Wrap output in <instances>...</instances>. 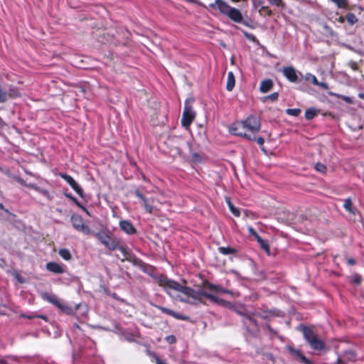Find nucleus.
I'll return each instance as SVG.
<instances>
[{"label":"nucleus","mask_w":364,"mask_h":364,"mask_svg":"<svg viewBox=\"0 0 364 364\" xmlns=\"http://www.w3.org/2000/svg\"><path fill=\"white\" fill-rule=\"evenodd\" d=\"M157 282L174 300L183 302H191V299H196V292L194 290L185 285L186 283L185 281H183L184 284H181L166 277L161 276L157 279Z\"/></svg>","instance_id":"obj_1"},{"label":"nucleus","mask_w":364,"mask_h":364,"mask_svg":"<svg viewBox=\"0 0 364 364\" xmlns=\"http://www.w3.org/2000/svg\"><path fill=\"white\" fill-rule=\"evenodd\" d=\"M260 129V122L257 117L249 116L245 121L233 124L230 132L235 135L243 136L247 139H255V134Z\"/></svg>","instance_id":"obj_2"},{"label":"nucleus","mask_w":364,"mask_h":364,"mask_svg":"<svg viewBox=\"0 0 364 364\" xmlns=\"http://www.w3.org/2000/svg\"><path fill=\"white\" fill-rule=\"evenodd\" d=\"M209 6L212 9L217 8L222 14L228 16L235 23H242L247 27L252 28L247 21L243 19L240 10L230 6L223 0H215L214 3L210 4Z\"/></svg>","instance_id":"obj_3"},{"label":"nucleus","mask_w":364,"mask_h":364,"mask_svg":"<svg viewBox=\"0 0 364 364\" xmlns=\"http://www.w3.org/2000/svg\"><path fill=\"white\" fill-rule=\"evenodd\" d=\"M95 236L109 250H119L122 254V260L128 259L131 257V255L127 248L120 245L119 241L115 238L112 237L107 232H100L97 233Z\"/></svg>","instance_id":"obj_4"},{"label":"nucleus","mask_w":364,"mask_h":364,"mask_svg":"<svg viewBox=\"0 0 364 364\" xmlns=\"http://www.w3.org/2000/svg\"><path fill=\"white\" fill-rule=\"evenodd\" d=\"M219 293H227L230 294H233L231 291L223 289L219 286H215L210 283H206L204 284L203 288L201 290V294L205 297L209 299L211 301L221 304L224 306L229 307L230 304L218 298L217 296Z\"/></svg>","instance_id":"obj_5"},{"label":"nucleus","mask_w":364,"mask_h":364,"mask_svg":"<svg viewBox=\"0 0 364 364\" xmlns=\"http://www.w3.org/2000/svg\"><path fill=\"white\" fill-rule=\"evenodd\" d=\"M302 332L305 340L311 348L316 350H321L324 348L323 342L311 328L303 327Z\"/></svg>","instance_id":"obj_6"},{"label":"nucleus","mask_w":364,"mask_h":364,"mask_svg":"<svg viewBox=\"0 0 364 364\" xmlns=\"http://www.w3.org/2000/svg\"><path fill=\"white\" fill-rule=\"evenodd\" d=\"M193 100L188 99L185 103V107L182 115L181 124L186 129H188L194 119L196 118V112L193 110L191 105Z\"/></svg>","instance_id":"obj_7"},{"label":"nucleus","mask_w":364,"mask_h":364,"mask_svg":"<svg viewBox=\"0 0 364 364\" xmlns=\"http://www.w3.org/2000/svg\"><path fill=\"white\" fill-rule=\"evenodd\" d=\"M282 72L284 77L291 82L299 83L303 80V74L293 66L284 67Z\"/></svg>","instance_id":"obj_8"},{"label":"nucleus","mask_w":364,"mask_h":364,"mask_svg":"<svg viewBox=\"0 0 364 364\" xmlns=\"http://www.w3.org/2000/svg\"><path fill=\"white\" fill-rule=\"evenodd\" d=\"M43 298L47 300L48 302L53 304L55 306H57L59 309H60L63 312L66 314H71L73 312V309L71 307L68 306L65 304L61 302L54 295H48L43 294Z\"/></svg>","instance_id":"obj_9"},{"label":"nucleus","mask_w":364,"mask_h":364,"mask_svg":"<svg viewBox=\"0 0 364 364\" xmlns=\"http://www.w3.org/2000/svg\"><path fill=\"white\" fill-rule=\"evenodd\" d=\"M71 222L73 228L79 232L88 235L90 232V228L85 225L83 219L78 215H73Z\"/></svg>","instance_id":"obj_10"},{"label":"nucleus","mask_w":364,"mask_h":364,"mask_svg":"<svg viewBox=\"0 0 364 364\" xmlns=\"http://www.w3.org/2000/svg\"><path fill=\"white\" fill-rule=\"evenodd\" d=\"M303 79L308 85H314L319 88L327 90L328 89V84L324 81H319L317 77L309 73H307L305 75H303Z\"/></svg>","instance_id":"obj_11"},{"label":"nucleus","mask_w":364,"mask_h":364,"mask_svg":"<svg viewBox=\"0 0 364 364\" xmlns=\"http://www.w3.org/2000/svg\"><path fill=\"white\" fill-rule=\"evenodd\" d=\"M60 177L63 178L71 187L81 197H83V192L80 186L69 175L65 173H60Z\"/></svg>","instance_id":"obj_12"},{"label":"nucleus","mask_w":364,"mask_h":364,"mask_svg":"<svg viewBox=\"0 0 364 364\" xmlns=\"http://www.w3.org/2000/svg\"><path fill=\"white\" fill-rule=\"evenodd\" d=\"M135 195L141 200L143 206L146 211L151 213L153 211V203L154 198H146L140 191L138 190L135 191Z\"/></svg>","instance_id":"obj_13"},{"label":"nucleus","mask_w":364,"mask_h":364,"mask_svg":"<svg viewBox=\"0 0 364 364\" xmlns=\"http://www.w3.org/2000/svg\"><path fill=\"white\" fill-rule=\"evenodd\" d=\"M119 227L124 232L128 235H133L136 232V228L128 220L119 221Z\"/></svg>","instance_id":"obj_14"},{"label":"nucleus","mask_w":364,"mask_h":364,"mask_svg":"<svg viewBox=\"0 0 364 364\" xmlns=\"http://www.w3.org/2000/svg\"><path fill=\"white\" fill-rule=\"evenodd\" d=\"M156 307L157 309H159V310H161L163 313L167 314L177 319H181V320H188V316H182L171 309H166V308H164L162 306H156Z\"/></svg>","instance_id":"obj_15"},{"label":"nucleus","mask_w":364,"mask_h":364,"mask_svg":"<svg viewBox=\"0 0 364 364\" xmlns=\"http://www.w3.org/2000/svg\"><path fill=\"white\" fill-rule=\"evenodd\" d=\"M46 269L55 274H62L64 272L63 267L56 262H48L46 264Z\"/></svg>","instance_id":"obj_16"},{"label":"nucleus","mask_w":364,"mask_h":364,"mask_svg":"<svg viewBox=\"0 0 364 364\" xmlns=\"http://www.w3.org/2000/svg\"><path fill=\"white\" fill-rule=\"evenodd\" d=\"M273 87V81L271 79H266L261 82L259 91H269Z\"/></svg>","instance_id":"obj_17"},{"label":"nucleus","mask_w":364,"mask_h":364,"mask_svg":"<svg viewBox=\"0 0 364 364\" xmlns=\"http://www.w3.org/2000/svg\"><path fill=\"white\" fill-rule=\"evenodd\" d=\"M235 84V75L232 73V72H229L228 74V80H227V84H226V89L228 91H231Z\"/></svg>","instance_id":"obj_18"},{"label":"nucleus","mask_w":364,"mask_h":364,"mask_svg":"<svg viewBox=\"0 0 364 364\" xmlns=\"http://www.w3.org/2000/svg\"><path fill=\"white\" fill-rule=\"evenodd\" d=\"M257 242L260 245L261 247L266 252V253L270 255V249L267 242L263 240L260 237L257 239Z\"/></svg>","instance_id":"obj_19"},{"label":"nucleus","mask_w":364,"mask_h":364,"mask_svg":"<svg viewBox=\"0 0 364 364\" xmlns=\"http://www.w3.org/2000/svg\"><path fill=\"white\" fill-rule=\"evenodd\" d=\"M278 98V94L277 92H274L268 96H265L261 98V100L263 102H267L268 101L270 102H275Z\"/></svg>","instance_id":"obj_20"},{"label":"nucleus","mask_w":364,"mask_h":364,"mask_svg":"<svg viewBox=\"0 0 364 364\" xmlns=\"http://www.w3.org/2000/svg\"><path fill=\"white\" fill-rule=\"evenodd\" d=\"M346 20L348 23L353 26L355 23H356L358 21V18L355 16V15L353 13H348L346 15Z\"/></svg>","instance_id":"obj_21"},{"label":"nucleus","mask_w":364,"mask_h":364,"mask_svg":"<svg viewBox=\"0 0 364 364\" xmlns=\"http://www.w3.org/2000/svg\"><path fill=\"white\" fill-rule=\"evenodd\" d=\"M59 255L65 260H70L72 257L70 251L67 249H60Z\"/></svg>","instance_id":"obj_22"},{"label":"nucleus","mask_w":364,"mask_h":364,"mask_svg":"<svg viewBox=\"0 0 364 364\" xmlns=\"http://www.w3.org/2000/svg\"><path fill=\"white\" fill-rule=\"evenodd\" d=\"M242 33H243L244 36L250 41L259 44L258 39L253 34H252L246 31H242Z\"/></svg>","instance_id":"obj_23"},{"label":"nucleus","mask_w":364,"mask_h":364,"mask_svg":"<svg viewBox=\"0 0 364 364\" xmlns=\"http://www.w3.org/2000/svg\"><path fill=\"white\" fill-rule=\"evenodd\" d=\"M336 5L339 9H346L348 5V0H329Z\"/></svg>","instance_id":"obj_24"},{"label":"nucleus","mask_w":364,"mask_h":364,"mask_svg":"<svg viewBox=\"0 0 364 364\" xmlns=\"http://www.w3.org/2000/svg\"><path fill=\"white\" fill-rule=\"evenodd\" d=\"M332 96L336 97L339 99L343 100L345 102L350 104L353 102L352 98L350 97H346L340 94H337L336 92H330Z\"/></svg>","instance_id":"obj_25"},{"label":"nucleus","mask_w":364,"mask_h":364,"mask_svg":"<svg viewBox=\"0 0 364 364\" xmlns=\"http://www.w3.org/2000/svg\"><path fill=\"white\" fill-rule=\"evenodd\" d=\"M344 208L349 211L350 213L354 214V211L353 210V203L350 198H347L345 200L344 204H343Z\"/></svg>","instance_id":"obj_26"},{"label":"nucleus","mask_w":364,"mask_h":364,"mask_svg":"<svg viewBox=\"0 0 364 364\" xmlns=\"http://www.w3.org/2000/svg\"><path fill=\"white\" fill-rule=\"evenodd\" d=\"M218 250L219 252L223 255L232 254L235 252V250L230 247H220Z\"/></svg>","instance_id":"obj_27"},{"label":"nucleus","mask_w":364,"mask_h":364,"mask_svg":"<svg viewBox=\"0 0 364 364\" xmlns=\"http://www.w3.org/2000/svg\"><path fill=\"white\" fill-rule=\"evenodd\" d=\"M316 115V111L314 109H309L306 111L305 117L307 119H311Z\"/></svg>","instance_id":"obj_28"},{"label":"nucleus","mask_w":364,"mask_h":364,"mask_svg":"<svg viewBox=\"0 0 364 364\" xmlns=\"http://www.w3.org/2000/svg\"><path fill=\"white\" fill-rule=\"evenodd\" d=\"M181 147H173V154H181L182 151H181V148L183 146H188V143H187L186 141H184L183 140H181Z\"/></svg>","instance_id":"obj_29"},{"label":"nucleus","mask_w":364,"mask_h":364,"mask_svg":"<svg viewBox=\"0 0 364 364\" xmlns=\"http://www.w3.org/2000/svg\"><path fill=\"white\" fill-rule=\"evenodd\" d=\"M28 186L38 191L40 193H41L43 195H44L47 198H51V196L48 191L40 189L39 188L35 186L34 185H28Z\"/></svg>","instance_id":"obj_30"},{"label":"nucleus","mask_w":364,"mask_h":364,"mask_svg":"<svg viewBox=\"0 0 364 364\" xmlns=\"http://www.w3.org/2000/svg\"><path fill=\"white\" fill-rule=\"evenodd\" d=\"M315 168L316 171H319V172H321V173H325L326 171V167L325 165H323V164H321V163H318L315 165Z\"/></svg>","instance_id":"obj_31"},{"label":"nucleus","mask_w":364,"mask_h":364,"mask_svg":"<svg viewBox=\"0 0 364 364\" xmlns=\"http://www.w3.org/2000/svg\"><path fill=\"white\" fill-rule=\"evenodd\" d=\"M271 5L276 6L278 7L283 6L284 3L282 0H267Z\"/></svg>","instance_id":"obj_32"},{"label":"nucleus","mask_w":364,"mask_h":364,"mask_svg":"<svg viewBox=\"0 0 364 364\" xmlns=\"http://www.w3.org/2000/svg\"><path fill=\"white\" fill-rule=\"evenodd\" d=\"M66 196L71 200H73L79 208H80L82 210H85V208L83 205H82L75 198L68 194H67Z\"/></svg>","instance_id":"obj_33"},{"label":"nucleus","mask_w":364,"mask_h":364,"mask_svg":"<svg viewBox=\"0 0 364 364\" xmlns=\"http://www.w3.org/2000/svg\"><path fill=\"white\" fill-rule=\"evenodd\" d=\"M287 114L293 116H297L300 113V109H288L287 110Z\"/></svg>","instance_id":"obj_34"},{"label":"nucleus","mask_w":364,"mask_h":364,"mask_svg":"<svg viewBox=\"0 0 364 364\" xmlns=\"http://www.w3.org/2000/svg\"><path fill=\"white\" fill-rule=\"evenodd\" d=\"M230 210L231 211V213L236 217H239L240 216V211L237 208H236L234 205H230V207L229 208Z\"/></svg>","instance_id":"obj_35"},{"label":"nucleus","mask_w":364,"mask_h":364,"mask_svg":"<svg viewBox=\"0 0 364 364\" xmlns=\"http://www.w3.org/2000/svg\"><path fill=\"white\" fill-rule=\"evenodd\" d=\"M254 140H255L257 142V144H259L260 146H262L264 142V139L261 136H255V139Z\"/></svg>","instance_id":"obj_36"},{"label":"nucleus","mask_w":364,"mask_h":364,"mask_svg":"<svg viewBox=\"0 0 364 364\" xmlns=\"http://www.w3.org/2000/svg\"><path fill=\"white\" fill-rule=\"evenodd\" d=\"M166 340L169 343H174L176 342V338L173 336H167Z\"/></svg>","instance_id":"obj_37"},{"label":"nucleus","mask_w":364,"mask_h":364,"mask_svg":"<svg viewBox=\"0 0 364 364\" xmlns=\"http://www.w3.org/2000/svg\"><path fill=\"white\" fill-rule=\"evenodd\" d=\"M6 100V92H0V102H4Z\"/></svg>","instance_id":"obj_38"},{"label":"nucleus","mask_w":364,"mask_h":364,"mask_svg":"<svg viewBox=\"0 0 364 364\" xmlns=\"http://www.w3.org/2000/svg\"><path fill=\"white\" fill-rule=\"evenodd\" d=\"M248 230H249L250 233L251 235H252L253 236H255L256 237V239L259 237V236L257 235V233L255 231V230L252 228H249Z\"/></svg>","instance_id":"obj_39"},{"label":"nucleus","mask_w":364,"mask_h":364,"mask_svg":"<svg viewBox=\"0 0 364 364\" xmlns=\"http://www.w3.org/2000/svg\"><path fill=\"white\" fill-rule=\"evenodd\" d=\"M323 28H324V30H325L326 31H327V32H331V31H332L331 28L329 26H328L327 24H325V25L323 26Z\"/></svg>","instance_id":"obj_40"},{"label":"nucleus","mask_w":364,"mask_h":364,"mask_svg":"<svg viewBox=\"0 0 364 364\" xmlns=\"http://www.w3.org/2000/svg\"><path fill=\"white\" fill-rule=\"evenodd\" d=\"M156 364H166L165 362L160 360L158 357L156 358Z\"/></svg>","instance_id":"obj_41"},{"label":"nucleus","mask_w":364,"mask_h":364,"mask_svg":"<svg viewBox=\"0 0 364 364\" xmlns=\"http://www.w3.org/2000/svg\"><path fill=\"white\" fill-rule=\"evenodd\" d=\"M261 9L263 10V11H268L269 14V15L271 14V11L268 9L267 6H262Z\"/></svg>","instance_id":"obj_42"},{"label":"nucleus","mask_w":364,"mask_h":364,"mask_svg":"<svg viewBox=\"0 0 364 364\" xmlns=\"http://www.w3.org/2000/svg\"><path fill=\"white\" fill-rule=\"evenodd\" d=\"M226 203H227V204H228V207H229V208L230 207V205H233L232 204V203H231V201H230V199L229 198H226Z\"/></svg>","instance_id":"obj_43"},{"label":"nucleus","mask_w":364,"mask_h":364,"mask_svg":"<svg viewBox=\"0 0 364 364\" xmlns=\"http://www.w3.org/2000/svg\"><path fill=\"white\" fill-rule=\"evenodd\" d=\"M348 263L350 264H354V260L353 259H349L348 260Z\"/></svg>","instance_id":"obj_44"},{"label":"nucleus","mask_w":364,"mask_h":364,"mask_svg":"<svg viewBox=\"0 0 364 364\" xmlns=\"http://www.w3.org/2000/svg\"><path fill=\"white\" fill-rule=\"evenodd\" d=\"M4 122L2 121V119L0 118V127H1L3 125Z\"/></svg>","instance_id":"obj_45"},{"label":"nucleus","mask_w":364,"mask_h":364,"mask_svg":"<svg viewBox=\"0 0 364 364\" xmlns=\"http://www.w3.org/2000/svg\"><path fill=\"white\" fill-rule=\"evenodd\" d=\"M248 320L250 321V322H251V323H254V321H253L252 318H248Z\"/></svg>","instance_id":"obj_46"},{"label":"nucleus","mask_w":364,"mask_h":364,"mask_svg":"<svg viewBox=\"0 0 364 364\" xmlns=\"http://www.w3.org/2000/svg\"><path fill=\"white\" fill-rule=\"evenodd\" d=\"M87 215H90L88 210L85 208V210H83Z\"/></svg>","instance_id":"obj_47"},{"label":"nucleus","mask_w":364,"mask_h":364,"mask_svg":"<svg viewBox=\"0 0 364 364\" xmlns=\"http://www.w3.org/2000/svg\"><path fill=\"white\" fill-rule=\"evenodd\" d=\"M267 55L269 56H272V54H270L269 52H267Z\"/></svg>","instance_id":"obj_48"},{"label":"nucleus","mask_w":364,"mask_h":364,"mask_svg":"<svg viewBox=\"0 0 364 364\" xmlns=\"http://www.w3.org/2000/svg\"><path fill=\"white\" fill-rule=\"evenodd\" d=\"M262 4H263V1H259V4L261 5Z\"/></svg>","instance_id":"obj_49"},{"label":"nucleus","mask_w":364,"mask_h":364,"mask_svg":"<svg viewBox=\"0 0 364 364\" xmlns=\"http://www.w3.org/2000/svg\"><path fill=\"white\" fill-rule=\"evenodd\" d=\"M360 97H363V94H360Z\"/></svg>","instance_id":"obj_50"},{"label":"nucleus","mask_w":364,"mask_h":364,"mask_svg":"<svg viewBox=\"0 0 364 364\" xmlns=\"http://www.w3.org/2000/svg\"><path fill=\"white\" fill-rule=\"evenodd\" d=\"M355 282L359 283V280L358 279H355Z\"/></svg>","instance_id":"obj_51"},{"label":"nucleus","mask_w":364,"mask_h":364,"mask_svg":"<svg viewBox=\"0 0 364 364\" xmlns=\"http://www.w3.org/2000/svg\"><path fill=\"white\" fill-rule=\"evenodd\" d=\"M222 46L225 47V43L222 44Z\"/></svg>","instance_id":"obj_52"},{"label":"nucleus","mask_w":364,"mask_h":364,"mask_svg":"<svg viewBox=\"0 0 364 364\" xmlns=\"http://www.w3.org/2000/svg\"><path fill=\"white\" fill-rule=\"evenodd\" d=\"M82 92L86 91L85 89L81 90Z\"/></svg>","instance_id":"obj_53"},{"label":"nucleus","mask_w":364,"mask_h":364,"mask_svg":"<svg viewBox=\"0 0 364 364\" xmlns=\"http://www.w3.org/2000/svg\"><path fill=\"white\" fill-rule=\"evenodd\" d=\"M0 208H3V205H2V204H0Z\"/></svg>","instance_id":"obj_54"},{"label":"nucleus","mask_w":364,"mask_h":364,"mask_svg":"<svg viewBox=\"0 0 364 364\" xmlns=\"http://www.w3.org/2000/svg\"><path fill=\"white\" fill-rule=\"evenodd\" d=\"M0 362L3 363V360H0Z\"/></svg>","instance_id":"obj_55"}]
</instances>
